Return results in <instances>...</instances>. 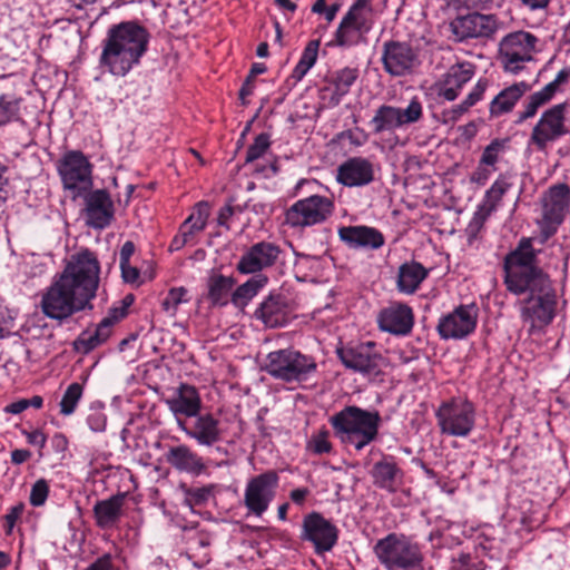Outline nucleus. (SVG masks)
<instances>
[{"instance_id":"obj_61","label":"nucleus","mask_w":570,"mask_h":570,"mask_svg":"<svg viewBox=\"0 0 570 570\" xmlns=\"http://www.w3.org/2000/svg\"><path fill=\"white\" fill-rule=\"evenodd\" d=\"M135 253V244L131 240H127L121 249H120V257H119V264L125 265L126 263H129L130 257Z\"/></svg>"},{"instance_id":"obj_63","label":"nucleus","mask_w":570,"mask_h":570,"mask_svg":"<svg viewBox=\"0 0 570 570\" xmlns=\"http://www.w3.org/2000/svg\"><path fill=\"white\" fill-rule=\"evenodd\" d=\"M308 494L309 490L307 488H297L291 491L289 498L295 504L303 505Z\"/></svg>"},{"instance_id":"obj_8","label":"nucleus","mask_w":570,"mask_h":570,"mask_svg":"<svg viewBox=\"0 0 570 570\" xmlns=\"http://www.w3.org/2000/svg\"><path fill=\"white\" fill-rule=\"evenodd\" d=\"M539 39L527 31H515L503 37L499 43V61L504 72L518 75L525 65L534 60Z\"/></svg>"},{"instance_id":"obj_48","label":"nucleus","mask_w":570,"mask_h":570,"mask_svg":"<svg viewBox=\"0 0 570 570\" xmlns=\"http://www.w3.org/2000/svg\"><path fill=\"white\" fill-rule=\"evenodd\" d=\"M271 146V137L266 132H262L254 139V142L248 147L246 153V163H253L268 150Z\"/></svg>"},{"instance_id":"obj_58","label":"nucleus","mask_w":570,"mask_h":570,"mask_svg":"<svg viewBox=\"0 0 570 570\" xmlns=\"http://www.w3.org/2000/svg\"><path fill=\"white\" fill-rule=\"evenodd\" d=\"M112 556L110 553H104L101 557L96 559L85 570H114Z\"/></svg>"},{"instance_id":"obj_24","label":"nucleus","mask_w":570,"mask_h":570,"mask_svg":"<svg viewBox=\"0 0 570 570\" xmlns=\"http://www.w3.org/2000/svg\"><path fill=\"white\" fill-rule=\"evenodd\" d=\"M281 254V248L274 243L259 242L244 253L237 263L242 274H255L273 266Z\"/></svg>"},{"instance_id":"obj_34","label":"nucleus","mask_w":570,"mask_h":570,"mask_svg":"<svg viewBox=\"0 0 570 570\" xmlns=\"http://www.w3.org/2000/svg\"><path fill=\"white\" fill-rule=\"evenodd\" d=\"M429 276V269L416 261L405 262L399 267L396 287L404 294L415 293Z\"/></svg>"},{"instance_id":"obj_31","label":"nucleus","mask_w":570,"mask_h":570,"mask_svg":"<svg viewBox=\"0 0 570 570\" xmlns=\"http://www.w3.org/2000/svg\"><path fill=\"white\" fill-rule=\"evenodd\" d=\"M126 493L119 492L108 499L95 503L92 512L96 525L100 529H111L117 525L121 515Z\"/></svg>"},{"instance_id":"obj_2","label":"nucleus","mask_w":570,"mask_h":570,"mask_svg":"<svg viewBox=\"0 0 570 570\" xmlns=\"http://www.w3.org/2000/svg\"><path fill=\"white\" fill-rule=\"evenodd\" d=\"M100 283V263L88 248L72 254L63 271L56 275L41 296L42 313L62 322L86 308H92Z\"/></svg>"},{"instance_id":"obj_11","label":"nucleus","mask_w":570,"mask_h":570,"mask_svg":"<svg viewBox=\"0 0 570 570\" xmlns=\"http://www.w3.org/2000/svg\"><path fill=\"white\" fill-rule=\"evenodd\" d=\"M423 117V106L417 97H413L406 108L381 105L374 111L370 121L373 134L393 132L399 128L420 121Z\"/></svg>"},{"instance_id":"obj_47","label":"nucleus","mask_w":570,"mask_h":570,"mask_svg":"<svg viewBox=\"0 0 570 570\" xmlns=\"http://www.w3.org/2000/svg\"><path fill=\"white\" fill-rule=\"evenodd\" d=\"M214 485H204L198 488H186L185 489V504L189 508L194 505L205 504L213 495Z\"/></svg>"},{"instance_id":"obj_52","label":"nucleus","mask_w":570,"mask_h":570,"mask_svg":"<svg viewBox=\"0 0 570 570\" xmlns=\"http://www.w3.org/2000/svg\"><path fill=\"white\" fill-rule=\"evenodd\" d=\"M489 86V81L485 78H480L468 96L463 99L465 105L470 108L476 105L479 101L483 99L484 92Z\"/></svg>"},{"instance_id":"obj_20","label":"nucleus","mask_w":570,"mask_h":570,"mask_svg":"<svg viewBox=\"0 0 570 570\" xmlns=\"http://www.w3.org/2000/svg\"><path fill=\"white\" fill-rule=\"evenodd\" d=\"M498 28V21L492 14L470 13L456 17L450 23V30L456 41L470 38H489Z\"/></svg>"},{"instance_id":"obj_29","label":"nucleus","mask_w":570,"mask_h":570,"mask_svg":"<svg viewBox=\"0 0 570 570\" xmlns=\"http://www.w3.org/2000/svg\"><path fill=\"white\" fill-rule=\"evenodd\" d=\"M165 459L178 472L199 475L206 469L203 458L186 444L170 446L165 453Z\"/></svg>"},{"instance_id":"obj_30","label":"nucleus","mask_w":570,"mask_h":570,"mask_svg":"<svg viewBox=\"0 0 570 570\" xmlns=\"http://www.w3.org/2000/svg\"><path fill=\"white\" fill-rule=\"evenodd\" d=\"M166 403L175 415L187 417L197 416L202 407V400L197 389L185 383L177 387L174 395L166 400Z\"/></svg>"},{"instance_id":"obj_7","label":"nucleus","mask_w":570,"mask_h":570,"mask_svg":"<svg viewBox=\"0 0 570 570\" xmlns=\"http://www.w3.org/2000/svg\"><path fill=\"white\" fill-rule=\"evenodd\" d=\"M63 189L75 200L92 188V164L80 150H68L57 163Z\"/></svg>"},{"instance_id":"obj_27","label":"nucleus","mask_w":570,"mask_h":570,"mask_svg":"<svg viewBox=\"0 0 570 570\" xmlns=\"http://www.w3.org/2000/svg\"><path fill=\"white\" fill-rule=\"evenodd\" d=\"M338 237L353 249H379L385 242L379 229L364 225L340 227Z\"/></svg>"},{"instance_id":"obj_45","label":"nucleus","mask_w":570,"mask_h":570,"mask_svg":"<svg viewBox=\"0 0 570 570\" xmlns=\"http://www.w3.org/2000/svg\"><path fill=\"white\" fill-rule=\"evenodd\" d=\"M83 393V387L80 383H71L65 391L62 399L59 403L60 413L65 416L71 415L78 405Z\"/></svg>"},{"instance_id":"obj_15","label":"nucleus","mask_w":570,"mask_h":570,"mask_svg":"<svg viewBox=\"0 0 570 570\" xmlns=\"http://www.w3.org/2000/svg\"><path fill=\"white\" fill-rule=\"evenodd\" d=\"M541 229L547 237L556 233L563 222L570 207V187L567 184H557L543 194Z\"/></svg>"},{"instance_id":"obj_3","label":"nucleus","mask_w":570,"mask_h":570,"mask_svg":"<svg viewBox=\"0 0 570 570\" xmlns=\"http://www.w3.org/2000/svg\"><path fill=\"white\" fill-rule=\"evenodd\" d=\"M149 32L136 21L112 24L101 42L99 66L116 77H125L140 63L148 49Z\"/></svg>"},{"instance_id":"obj_19","label":"nucleus","mask_w":570,"mask_h":570,"mask_svg":"<svg viewBox=\"0 0 570 570\" xmlns=\"http://www.w3.org/2000/svg\"><path fill=\"white\" fill-rule=\"evenodd\" d=\"M475 72L476 66L471 61L463 60L451 65L435 83L438 96L454 101Z\"/></svg>"},{"instance_id":"obj_25","label":"nucleus","mask_w":570,"mask_h":570,"mask_svg":"<svg viewBox=\"0 0 570 570\" xmlns=\"http://www.w3.org/2000/svg\"><path fill=\"white\" fill-rule=\"evenodd\" d=\"M377 324L381 331L393 335H407L414 325L412 308L402 303H392L380 311Z\"/></svg>"},{"instance_id":"obj_60","label":"nucleus","mask_w":570,"mask_h":570,"mask_svg":"<svg viewBox=\"0 0 570 570\" xmlns=\"http://www.w3.org/2000/svg\"><path fill=\"white\" fill-rule=\"evenodd\" d=\"M26 435H27V440L30 444L37 445L40 449L45 448L46 442H47V436L42 431L35 430L31 432H27Z\"/></svg>"},{"instance_id":"obj_22","label":"nucleus","mask_w":570,"mask_h":570,"mask_svg":"<svg viewBox=\"0 0 570 570\" xmlns=\"http://www.w3.org/2000/svg\"><path fill=\"white\" fill-rule=\"evenodd\" d=\"M373 163L364 157H351L338 165L336 181L345 187H363L374 181Z\"/></svg>"},{"instance_id":"obj_17","label":"nucleus","mask_w":570,"mask_h":570,"mask_svg":"<svg viewBox=\"0 0 570 570\" xmlns=\"http://www.w3.org/2000/svg\"><path fill=\"white\" fill-rule=\"evenodd\" d=\"M259 366L275 380L294 382L305 380L316 368L313 358H258Z\"/></svg>"},{"instance_id":"obj_32","label":"nucleus","mask_w":570,"mask_h":570,"mask_svg":"<svg viewBox=\"0 0 570 570\" xmlns=\"http://www.w3.org/2000/svg\"><path fill=\"white\" fill-rule=\"evenodd\" d=\"M530 89L531 86L525 81L515 82L504 88L490 102V116L498 118L511 112L521 97Z\"/></svg>"},{"instance_id":"obj_40","label":"nucleus","mask_w":570,"mask_h":570,"mask_svg":"<svg viewBox=\"0 0 570 570\" xmlns=\"http://www.w3.org/2000/svg\"><path fill=\"white\" fill-rule=\"evenodd\" d=\"M318 40H311L307 42L299 61L292 72V78L295 81H301L308 72V70L315 65L318 55Z\"/></svg>"},{"instance_id":"obj_46","label":"nucleus","mask_w":570,"mask_h":570,"mask_svg":"<svg viewBox=\"0 0 570 570\" xmlns=\"http://www.w3.org/2000/svg\"><path fill=\"white\" fill-rule=\"evenodd\" d=\"M330 432L321 429L314 433L306 443V449L317 455L332 452V443L328 441Z\"/></svg>"},{"instance_id":"obj_57","label":"nucleus","mask_w":570,"mask_h":570,"mask_svg":"<svg viewBox=\"0 0 570 570\" xmlns=\"http://www.w3.org/2000/svg\"><path fill=\"white\" fill-rule=\"evenodd\" d=\"M120 269L125 283L139 284L140 272L137 267L131 266L130 263H126L125 265H120Z\"/></svg>"},{"instance_id":"obj_43","label":"nucleus","mask_w":570,"mask_h":570,"mask_svg":"<svg viewBox=\"0 0 570 570\" xmlns=\"http://www.w3.org/2000/svg\"><path fill=\"white\" fill-rule=\"evenodd\" d=\"M345 367L361 373L368 379H375L381 374V368L375 358H341Z\"/></svg>"},{"instance_id":"obj_12","label":"nucleus","mask_w":570,"mask_h":570,"mask_svg":"<svg viewBox=\"0 0 570 570\" xmlns=\"http://www.w3.org/2000/svg\"><path fill=\"white\" fill-rule=\"evenodd\" d=\"M566 102L554 105L547 109L533 127L529 144L539 151H546L550 144L568 135L566 125Z\"/></svg>"},{"instance_id":"obj_26","label":"nucleus","mask_w":570,"mask_h":570,"mask_svg":"<svg viewBox=\"0 0 570 570\" xmlns=\"http://www.w3.org/2000/svg\"><path fill=\"white\" fill-rule=\"evenodd\" d=\"M374 487L390 493H394L403 483L404 473L399 466L396 459L392 455H383L376 461L371 471Z\"/></svg>"},{"instance_id":"obj_62","label":"nucleus","mask_w":570,"mask_h":570,"mask_svg":"<svg viewBox=\"0 0 570 570\" xmlns=\"http://www.w3.org/2000/svg\"><path fill=\"white\" fill-rule=\"evenodd\" d=\"M31 458V452L26 449H17L11 452V462L13 464H22Z\"/></svg>"},{"instance_id":"obj_16","label":"nucleus","mask_w":570,"mask_h":570,"mask_svg":"<svg viewBox=\"0 0 570 570\" xmlns=\"http://www.w3.org/2000/svg\"><path fill=\"white\" fill-rule=\"evenodd\" d=\"M278 474L268 470L252 478L246 485L244 504L249 513L256 517L263 515L274 500L278 487Z\"/></svg>"},{"instance_id":"obj_51","label":"nucleus","mask_w":570,"mask_h":570,"mask_svg":"<svg viewBox=\"0 0 570 570\" xmlns=\"http://www.w3.org/2000/svg\"><path fill=\"white\" fill-rule=\"evenodd\" d=\"M49 494V485L45 479L36 481L30 491V504L32 507H41L45 504Z\"/></svg>"},{"instance_id":"obj_38","label":"nucleus","mask_w":570,"mask_h":570,"mask_svg":"<svg viewBox=\"0 0 570 570\" xmlns=\"http://www.w3.org/2000/svg\"><path fill=\"white\" fill-rule=\"evenodd\" d=\"M268 278L263 274H256L247 282L238 286L232 294V302L235 305H245L267 284Z\"/></svg>"},{"instance_id":"obj_14","label":"nucleus","mask_w":570,"mask_h":570,"mask_svg":"<svg viewBox=\"0 0 570 570\" xmlns=\"http://www.w3.org/2000/svg\"><path fill=\"white\" fill-rule=\"evenodd\" d=\"M299 538L312 543L316 554H324L337 543L338 529L320 512L313 511L303 518Z\"/></svg>"},{"instance_id":"obj_23","label":"nucleus","mask_w":570,"mask_h":570,"mask_svg":"<svg viewBox=\"0 0 570 570\" xmlns=\"http://www.w3.org/2000/svg\"><path fill=\"white\" fill-rule=\"evenodd\" d=\"M293 309L282 294H269L254 312V317L267 328L285 326L292 318Z\"/></svg>"},{"instance_id":"obj_42","label":"nucleus","mask_w":570,"mask_h":570,"mask_svg":"<svg viewBox=\"0 0 570 570\" xmlns=\"http://www.w3.org/2000/svg\"><path fill=\"white\" fill-rule=\"evenodd\" d=\"M511 183L505 175H500L498 179L492 184L489 190L485 193L484 204L481 206L490 213L493 212L502 196L510 189Z\"/></svg>"},{"instance_id":"obj_13","label":"nucleus","mask_w":570,"mask_h":570,"mask_svg":"<svg viewBox=\"0 0 570 570\" xmlns=\"http://www.w3.org/2000/svg\"><path fill=\"white\" fill-rule=\"evenodd\" d=\"M381 60L392 77L410 76L421 65L419 52L409 42L396 40L384 42Z\"/></svg>"},{"instance_id":"obj_35","label":"nucleus","mask_w":570,"mask_h":570,"mask_svg":"<svg viewBox=\"0 0 570 570\" xmlns=\"http://www.w3.org/2000/svg\"><path fill=\"white\" fill-rule=\"evenodd\" d=\"M219 422L212 414L197 415L190 430L184 428L186 434L198 444L210 446L220 440Z\"/></svg>"},{"instance_id":"obj_1","label":"nucleus","mask_w":570,"mask_h":570,"mask_svg":"<svg viewBox=\"0 0 570 570\" xmlns=\"http://www.w3.org/2000/svg\"><path fill=\"white\" fill-rule=\"evenodd\" d=\"M504 284L514 295H527L520 302V316L530 327L549 325L557 309V292L552 281L537 263L531 238L523 237L503 261Z\"/></svg>"},{"instance_id":"obj_10","label":"nucleus","mask_w":570,"mask_h":570,"mask_svg":"<svg viewBox=\"0 0 570 570\" xmlns=\"http://www.w3.org/2000/svg\"><path fill=\"white\" fill-rule=\"evenodd\" d=\"M372 6L370 0H356L342 18L334 42L338 47H353L361 42L372 28Z\"/></svg>"},{"instance_id":"obj_53","label":"nucleus","mask_w":570,"mask_h":570,"mask_svg":"<svg viewBox=\"0 0 570 570\" xmlns=\"http://www.w3.org/2000/svg\"><path fill=\"white\" fill-rule=\"evenodd\" d=\"M87 423L91 431L104 432L107 425V416L102 410H91L87 416Z\"/></svg>"},{"instance_id":"obj_59","label":"nucleus","mask_w":570,"mask_h":570,"mask_svg":"<svg viewBox=\"0 0 570 570\" xmlns=\"http://www.w3.org/2000/svg\"><path fill=\"white\" fill-rule=\"evenodd\" d=\"M126 315L127 312L125 311V307L115 306L109 309L108 315L102 318L100 323L107 322L108 330L111 333L114 324L124 318Z\"/></svg>"},{"instance_id":"obj_21","label":"nucleus","mask_w":570,"mask_h":570,"mask_svg":"<svg viewBox=\"0 0 570 570\" xmlns=\"http://www.w3.org/2000/svg\"><path fill=\"white\" fill-rule=\"evenodd\" d=\"M86 224L94 229L108 227L115 215L114 203L105 189H91L85 194Z\"/></svg>"},{"instance_id":"obj_54","label":"nucleus","mask_w":570,"mask_h":570,"mask_svg":"<svg viewBox=\"0 0 570 570\" xmlns=\"http://www.w3.org/2000/svg\"><path fill=\"white\" fill-rule=\"evenodd\" d=\"M24 511V503L18 502L13 507H11L8 511V513L4 515L6 521V533L11 534L16 522L21 518L22 513Z\"/></svg>"},{"instance_id":"obj_50","label":"nucleus","mask_w":570,"mask_h":570,"mask_svg":"<svg viewBox=\"0 0 570 570\" xmlns=\"http://www.w3.org/2000/svg\"><path fill=\"white\" fill-rule=\"evenodd\" d=\"M490 214L491 213L484 209L483 207H480V209L476 213H474L472 219L470 220L465 229L468 240L470 244L478 237V234L483 228V225Z\"/></svg>"},{"instance_id":"obj_5","label":"nucleus","mask_w":570,"mask_h":570,"mask_svg":"<svg viewBox=\"0 0 570 570\" xmlns=\"http://www.w3.org/2000/svg\"><path fill=\"white\" fill-rule=\"evenodd\" d=\"M373 552L385 570H420L423 553L417 542L402 533H389L376 541Z\"/></svg>"},{"instance_id":"obj_6","label":"nucleus","mask_w":570,"mask_h":570,"mask_svg":"<svg viewBox=\"0 0 570 570\" xmlns=\"http://www.w3.org/2000/svg\"><path fill=\"white\" fill-rule=\"evenodd\" d=\"M435 417L441 434L465 438L474 429L476 411L474 404L465 397H451L440 404Z\"/></svg>"},{"instance_id":"obj_33","label":"nucleus","mask_w":570,"mask_h":570,"mask_svg":"<svg viewBox=\"0 0 570 570\" xmlns=\"http://www.w3.org/2000/svg\"><path fill=\"white\" fill-rule=\"evenodd\" d=\"M358 78V70L356 68L345 67L334 72L328 79V85L324 87V95H328V102L332 106H337L342 98L346 96L351 87Z\"/></svg>"},{"instance_id":"obj_56","label":"nucleus","mask_w":570,"mask_h":570,"mask_svg":"<svg viewBox=\"0 0 570 570\" xmlns=\"http://www.w3.org/2000/svg\"><path fill=\"white\" fill-rule=\"evenodd\" d=\"M194 239L190 230L185 229L183 226L179 227V233L173 238L169 249L171 252L181 249L185 245L189 244Z\"/></svg>"},{"instance_id":"obj_49","label":"nucleus","mask_w":570,"mask_h":570,"mask_svg":"<svg viewBox=\"0 0 570 570\" xmlns=\"http://www.w3.org/2000/svg\"><path fill=\"white\" fill-rule=\"evenodd\" d=\"M186 294L187 289L184 287L171 288L161 303L163 309L170 315H175L178 305L188 301L185 297Z\"/></svg>"},{"instance_id":"obj_4","label":"nucleus","mask_w":570,"mask_h":570,"mask_svg":"<svg viewBox=\"0 0 570 570\" xmlns=\"http://www.w3.org/2000/svg\"><path fill=\"white\" fill-rule=\"evenodd\" d=\"M330 423L341 442L361 451L377 438L381 415L377 411L346 406L331 416Z\"/></svg>"},{"instance_id":"obj_9","label":"nucleus","mask_w":570,"mask_h":570,"mask_svg":"<svg viewBox=\"0 0 570 570\" xmlns=\"http://www.w3.org/2000/svg\"><path fill=\"white\" fill-rule=\"evenodd\" d=\"M332 198L311 195L296 200L284 214V223L292 228L304 229L325 223L334 213Z\"/></svg>"},{"instance_id":"obj_44","label":"nucleus","mask_w":570,"mask_h":570,"mask_svg":"<svg viewBox=\"0 0 570 570\" xmlns=\"http://www.w3.org/2000/svg\"><path fill=\"white\" fill-rule=\"evenodd\" d=\"M510 139H493L483 150L480 164L494 167L501 156L509 149Z\"/></svg>"},{"instance_id":"obj_55","label":"nucleus","mask_w":570,"mask_h":570,"mask_svg":"<svg viewBox=\"0 0 570 570\" xmlns=\"http://www.w3.org/2000/svg\"><path fill=\"white\" fill-rule=\"evenodd\" d=\"M470 107L462 100L460 104L452 106L450 109L443 111L444 122H456Z\"/></svg>"},{"instance_id":"obj_36","label":"nucleus","mask_w":570,"mask_h":570,"mask_svg":"<svg viewBox=\"0 0 570 570\" xmlns=\"http://www.w3.org/2000/svg\"><path fill=\"white\" fill-rule=\"evenodd\" d=\"M110 334L107 322L99 323L95 328L83 331L73 342V348L77 353L88 354L106 342Z\"/></svg>"},{"instance_id":"obj_18","label":"nucleus","mask_w":570,"mask_h":570,"mask_svg":"<svg viewBox=\"0 0 570 570\" xmlns=\"http://www.w3.org/2000/svg\"><path fill=\"white\" fill-rule=\"evenodd\" d=\"M476 321L478 309L473 304L460 305L440 318L438 331L443 338H463L475 330Z\"/></svg>"},{"instance_id":"obj_37","label":"nucleus","mask_w":570,"mask_h":570,"mask_svg":"<svg viewBox=\"0 0 570 570\" xmlns=\"http://www.w3.org/2000/svg\"><path fill=\"white\" fill-rule=\"evenodd\" d=\"M235 284L230 276L214 274L208 278V298L213 305L224 306L228 303V296Z\"/></svg>"},{"instance_id":"obj_28","label":"nucleus","mask_w":570,"mask_h":570,"mask_svg":"<svg viewBox=\"0 0 570 570\" xmlns=\"http://www.w3.org/2000/svg\"><path fill=\"white\" fill-rule=\"evenodd\" d=\"M570 81V68L561 69L556 78L547 83L541 90L529 96L524 109L519 115L518 122L533 117L538 109L548 104L562 87Z\"/></svg>"},{"instance_id":"obj_39","label":"nucleus","mask_w":570,"mask_h":570,"mask_svg":"<svg viewBox=\"0 0 570 570\" xmlns=\"http://www.w3.org/2000/svg\"><path fill=\"white\" fill-rule=\"evenodd\" d=\"M208 218L209 204L202 200L195 204L193 212L180 226L190 230L191 235L195 237L196 234L205 229Z\"/></svg>"},{"instance_id":"obj_41","label":"nucleus","mask_w":570,"mask_h":570,"mask_svg":"<svg viewBox=\"0 0 570 570\" xmlns=\"http://www.w3.org/2000/svg\"><path fill=\"white\" fill-rule=\"evenodd\" d=\"M21 102L22 98L6 94L0 96V127L10 122L22 121L20 115Z\"/></svg>"},{"instance_id":"obj_64","label":"nucleus","mask_w":570,"mask_h":570,"mask_svg":"<svg viewBox=\"0 0 570 570\" xmlns=\"http://www.w3.org/2000/svg\"><path fill=\"white\" fill-rule=\"evenodd\" d=\"M234 209L232 206L227 205L219 209L218 216H217V223L220 226H225L227 229H229V226L227 224L228 219L233 216Z\"/></svg>"}]
</instances>
